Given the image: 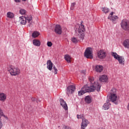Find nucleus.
<instances>
[{"instance_id":"f257e3e1","label":"nucleus","mask_w":129,"mask_h":129,"mask_svg":"<svg viewBox=\"0 0 129 129\" xmlns=\"http://www.w3.org/2000/svg\"><path fill=\"white\" fill-rule=\"evenodd\" d=\"M101 87V86L98 82H94L90 87H86V90L87 92H93L95 90H97L98 92H99V91H100Z\"/></svg>"},{"instance_id":"f03ea898","label":"nucleus","mask_w":129,"mask_h":129,"mask_svg":"<svg viewBox=\"0 0 129 129\" xmlns=\"http://www.w3.org/2000/svg\"><path fill=\"white\" fill-rule=\"evenodd\" d=\"M83 22H81V25H79L78 28H76V32L78 33V37L81 40H84V37L85 36V28L84 25H82Z\"/></svg>"},{"instance_id":"7ed1b4c3","label":"nucleus","mask_w":129,"mask_h":129,"mask_svg":"<svg viewBox=\"0 0 129 129\" xmlns=\"http://www.w3.org/2000/svg\"><path fill=\"white\" fill-rule=\"evenodd\" d=\"M111 56H112V57H114V59H115L116 60H118L119 64H120V65L124 66L125 60L124 57L123 56H120L117 54L116 52H111Z\"/></svg>"},{"instance_id":"20e7f679","label":"nucleus","mask_w":129,"mask_h":129,"mask_svg":"<svg viewBox=\"0 0 129 129\" xmlns=\"http://www.w3.org/2000/svg\"><path fill=\"white\" fill-rule=\"evenodd\" d=\"M8 70L12 76H17V75H19L20 73V71L19 68H15L12 66L10 67Z\"/></svg>"},{"instance_id":"39448f33","label":"nucleus","mask_w":129,"mask_h":129,"mask_svg":"<svg viewBox=\"0 0 129 129\" xmlns=\"http://www.w3.org/2000/svg\"><path fill=\"white\" fill-rule=\"evenodd\" d=\"M84 56L87 59H93V54H92V48L87 47L84 52Z\"/></svg>"},{"instance_id":"423d86ee","label":"nucleus","mask_w":129,"mask_h":129,"mask_svg":"<svg viewBox=\"0 0 129 129\" xmlns=\"http://www.w3.org/2000/svg\"><path fill=\"white\" fill-rule=\"evenodd\" d=\"M121 27L123 30L125 31L129 30V21L126 20H123L121 23Z\"/></svg>"},{"instance_id":"0eeeda50","label":"nucleus","mask_w":129,"mask_h":129,"mask_svg":"<svg viewBox=\"0 0 129 129\" xmlns=\"http://www.w3.org/2000/svg\"><path fill=\"white\" fill-rule=\"evenodd\" d=\"M97 55L99 59H104L107 54L106 52L104 51V50L102 49H101L98 51Z\"/></svg>"},{"instance_id":"6e6552de","label":"nucleus","mask_w":129,"mask_h":129,"mask_svg":"<svg viewBox=\"0 0 129 129\" xmlns=\"http://www.w3.org/2000/svg\"><path fill=\"white\" fill-rule=\"evenodd\" d=\"M76 89V88L74 85H70L68 86L67 89V93L68 96H69V94H72V93L75 91Z\"/></svg>"},{"instance_id":"1a4fd4ad","label":"nucleus","mask_w":129,"mask_h":129,"mask_svg":"<svg viewBox=\"0 0 129 129\" xmlns=\"http://www.w3.org/2000/svg\"><path fill=\"white\" fill-rule=\"evenodd\" d=\"M89 123L90 122L88 120L82 118V122L81 124V128L85 129V127H86V126H87Z\"/></svg>"},{"instance_id":"9d476101","label":"nucleus","mask_w":129,"mask_h":129,"mask_svg":"<svg viewBox=\"0 0 129 129\" xmlns=\"http://www.w3.org/2000/svg\"><path fill=\"white\" fill-rule=\"evenodd\" d=\"M109 99L111 101H112V102L115 103V104H117V102H116V99H117V95H116V94H110Z\"/></svg>"},{"instance_id":"9b49d317","label":"nucleus","mask_w":129,"mask_h":129,"mask_svg":"<svg viewBox=\"0 0 129 129\" xmlns=\"http://www.w3.org/2000/svg\"><path fill=\"white\" fill-rule=\"evenodd\" d=\"M54 32L57 35H61L62 34V28L59 25H56L54 28Z\"/></svg>"},{"instance_id":"f8f14e48","label":"nucleus","mask_w":129,"mask_h":129,"mask_svg":"<svg viewBox=\"0 0 129 129\" xmlns=\"http://www.w3.org/2000/svg\"><path fill=\"white\" fill-rule=\"evenodd\" d=\"M59 102L60 103V105L63 107L64 110H67L68 109V106H67V104L66 102L64 101V99L61 98L59 99Z\"/></svg>"},{"instance_id":"ddd939ff","label":"nucleus","mask_w":129,"mask_h":129,"mask_svg":"<svg viewBox=\"0 0 129 129\" xmlns=\"http://www.w3.org/2000/svg\"><path fill=\"white\" fill-rule=\"evenodd\" d=\"M53 63L51 61V60H48L47 61V68L49 70V71H52V69L54 66H53Z\"/></svg>"},{"instance_id":"4468645a","label":"nucleus","mask_w":129,"mask_h":129,"mask_svg":"<svg viewBox=\"0 0 129 129\" xmlns=\"http://www.w3.org/2000/svg\"><path fill=\"white\" fill-rule=\"evenodd\" d=\"M109 105H110L109 100L107 99L106 102L103 106V109L104 110H108V109H109Z\"/></svg>"},{"instance_id":"2eb2a0df","label":"nucleus","mask_w":129,"mask_h":129,"mask_svg":"<svg viewBox=\"0 0 129 129\" xmlns=\"http://www.w3.org/2000/svg\"><path fill=\"white\" fill-rule=\"evenodd\" d=\"M72 41L73 42V43H74L75 44H77L78 42L83 41V40L81 39L80 38H79V37H78V35L77 38H76V37H73L72 38Z\"/></svg>"},{"instance_id":"dca6fc26","label":"nucleus","mask_w":129,"mask_h":129,"mask_svg":"<svg viewBox=\"0 0 129 129\" xmlns=\"http://www.w3.org/2000/svg\"><path fill=\"white\" fill-rule=\"evenodd\" d=\"M99 79L101 82H106L108 78H107V76H106L105 75H103L99 78Z\"/></svg>"},{"instance_id":"f3484780","label":"nucleus","mask_w":129,"mask_h":129,"mask_svg":"<svg viewBox=\"0 0 129 129\" xmlns=\"http://www.w3.org/2000/svg\"><path fill=\"white\" fill-rule=\"evenodd\" d=\"M85 101L88 104H90L92 101V99L90 97V96H86L85 98Z\"/></svg>"},{"instance_id":"a211bd4d","label":"nucleus","mask_w":129,"mask_h":129,"mask_svg":"<svg viewBox=\"0 0 129 129\" xmlns=\"http://www.w3.org/2000/svg\"><path fill=\"white\" fill-rule=\"evenodd\" d=\"M7 99V95L4 93H0V101H5Z\"/></svg>"},{"instance_id":"6ab92c4d","label":"nucleus","mask_w":129,"mask_h":129,"mask_svg":"<svg viewBox=\"0 0 129 129\" xmlns=\"http://www.w3.org/2000/svg\"><path fill=\"white\" fill-rule=\"evenodd\" d=\"M86 86H84V87L82 88V89L80 91H79V95L81 96V95H83V94L87 93V92L86 91Z\"/></svg>"},{"instance_id":"aec40b11","label":"nucleus","mask_w":129,"mask_h":129,"mask_svg":"<svg viewBox=\"0 0 129 129\" xmlns=\"http://www.w3.org/2000/svg\"><path fill=\"white\" fill-rule=\"evenodd\" d=\"M102 70H103V67L102 66H96L95 67V71L96 72H102Z\"/></svg>"},{"instance_id":"412c9836","label":"nucleus","mask_w":129,"mask_h":129,"mask_svg":"<svg viewBox=\"0 0 129 129\" xmlns=\"http://www.w3.org/2000/svg\"><path fill=\"white\" fill-rule=\"evenodd\" d=\"M64 60H66L68 63H71V56L69 54H66L64 55Z\"/></svg>"},{"instance_id":"4be33fe9","label":"nucleus","mask_w":129,"mask_h":129,"mask_svg":"<svg viewBox=\"0 0 129 129\" xmlns=\"http://www.w3.org/2000/svg\"><path fill=\"white\" fill-rule=\"evenodd\" d=\"M20 22L21 25H26L27 24V21L25 19V17H20Z\"/></svg>"},{"instance_id":"5701e85b","label":"nucleus","mask_w":129,"mask_h":129,"mask_svg":"<svg viewBox=\"0 0 129 129\" xmlns=\"http://www.w3.org/2000/svg\"><path fill=\"white\" fill-rule=\"evenodd\" d=\"M33 45L36 46L37 47H40L41 45V42L39 40H33Z\"/></svg>"},{"instance_id":"b1692460","label":"nucleus","mask_w":129,"mask_h":129,"mask_svg":"<svg viewBox=\"0 0 129 129\" xmlns=\"http://www.w3.org/2000/svg\"><path fill=\"white\" fill-rule=\"evenodd\" d=\"M123 46L125 48H129V40L126 39L123 41Z\"/></svg>"},{"instance_id":"393cba45","label":"nucleus","mask_w":129,"mask_h":129,"mask_svg":"<svg viewBox=\"0 0 129 129\" xmlns=\"http://www.w3.org/2000/svg\"><path fill=\"white\" fill-rule=\"evenodd\" d=\"M25 20H26V22H28V23H29L30 25L32 24V16H27V17H24Z\"/></svg>"},{"instance_id":"a878e982","label":"nucleus","mask_w":129,"mask_h":129,"mask_svg":"<svg viewBox=\"0 0 129 129\" xmlns=\"http://www.w3.org/2000/svg\"><path fill=\"white\" fill-rule=\"evenodd\" d=\"M40 33L38 31H34L32 35L33 38H37L38 36H39Z\"/></svg>"},{"instance_id":"bb28decb","label":"nucleus","mask_w":129,"mask_h":129,"mask_svg":"<svg viewBox=\"0 0 129 129\" xmlns=\"http://www.w3.org/2000/svg\"><path fill=\"white\" fill-rule=\"evenodd\" d=\"M7 17L8 18H9L10 19H13L14 17H15V15L14 13L12 12H8L7 13Z\"/></svg>"},{"instance_id":"cd10ccee","label":"nucleus","mask_w":129,"mask_h":129,"mask_svg":"<svg viewBox=\"0 0 129 129\" xmlns=\"http://www.w3.org/2000/svg\"><path fill=\"white\" fill-rule=\"evenodd\" d=\"M102 12H104L105 14H107V13L109 12V9H108L107 8L104 7L102 9Z\"/></svg>"},{"instance_id":"c85d7f7f","label":"nucleus","mask_w":129,"mask_h":129,"mask_svg":"<svg viewBox=\"0 0 129 129\" xmlns=\"http://www.w3.org/2000/svg\"><path fill=\"white\" fill-rule=\"evenodd\" d=\"M117 19H118V17H117V16H111V21H112V22L116 21Z\"/></svg>"},{"instance_id":"c756f323","label":"nucleus","mask_w":129,"mask_h":129,"mask_svg":"<svg viewBox=\"0 0 129 129\" xmlns=\"http://www.w3.org/2000/svg\"><path fill=\"white\" fill-rule=\"evenodd\" d=\"M89 81H90V82H91V84H93L94 83H93V82L94 81V78L93 77H89Z\"/></svg>"},{"instance_id":"7c9ffc66","label":"nucleus","mask_w":129,"mask_h":129,"mask_svg":"<svg viewBox=\"0 0 129 129\" xmlns=\"http://www.w3.org/2000/svg\"><path fill=\"white\" fill-rule=\"evenodd\" d=\"M110 94H116V89L112 88L111 90Z\"/></svg>"},{"instance_id":"2f4dec72","label":"nucleus","mask_w":129,"mask_h":129,"mask_svg":"<svg viewBox=\"0 0 129 129\" xmlns=\"http://www.w3.org/2000/svg\"><path fill=\"white\" fill-rule=\"evenodd\" d=\"M20 14L21 15H25V14H26V10L24 9H20Z\"/></svg>"},{"instance_id":"473e14b6","label":"nucleus","mask_w":129,"mask_h":129,"mask_svg":"<svg viewBox=\"0 0 129 129\" xmlns=\"http://www.w3.org/2000/svg\"><path fill=\"white\" fill-rule=\"evenodd\" d=\"M53 69L54 70L53 72H54V74H57V73L58 72V70H57V68H56V67L55 66H53Z\"/></svg>"},{"instance_id":"72a5a7b5","label":"nucleus","mask_w":129,"mask_h":129,"mask_svg":"<svg viewBox=\"0 0 129 129\" xmlns=\"http://www.w3.org/2000/svg\"><path fill=\"white\" fill-rule=\"evenodd\" d=\"M76 5V3H72L71 7V10H74V7H75Z\"/></svg>"},{"instance_id":"f704fd0d","label":"nucleus","mask_w":129,"mask_h":129,"mask_svg":"<svg viewBox=\"0 0 129 129\" xmlns=\"http://www.w3.org/2000/svg\"><path fill=\"white\" fill-rule=\"evenodd\" d=\"M47 45L48 47H52V45H53V44L52 43V42L48 41Z\"/></svg>"},{"instance_id":"c9c22d12","label":"nucleus","mask_w":129,"mask_h":129,"mask_svg":"<svg viewBox=\"0 0 129 129\" xmlns=\"http://www.w3.org/2000/svg\"><path fill=\"white\" fill-rule=\"evenodd\" d=\"M77 118H78V119H79V118H82V117H83V115H79V114H78L77 115Z\"/></svg>"},{"instance_id":"e433bc0d","label":"nucleus","mask_w":129,"mask_h":129,"mask_svg":"<svg viewBox=\"0 0 129 129\" xmlns=\"http://www.w3.org/2000/svg\"><path fill=\"white\" fill-rule=\"evenodd\" d=\"M31 100L33 102H35V101H37V99H36V98H32Z\"/></svg>"},{"instance_id":"4c0bfd02","label":"nucleus","mask_w":129,"mask_h":129,"mask_svg":"<svg viewBox=\"0 0 129 129\" xmlns=\"http://www.w3.org/2000/svg\"><path fill=\"white\" fill-rule=\"evenodd\" d=\"M86 71L85 70L81 71V73L82 74H84V75H85Z\"/></svg>"},{"instance_id":"58836bf2","label":"nucleus","mask_w":129,"mask_h":129,"mask_svg":"<svg viewBox=\"0 0 129 129\" xmlns=\"http://www.w3.org/2000/svg\"><path fill=\"white\" fill-rule=\"evenodd\" d=\"M62 129H72L70 127L65 126L62 128Z\"/></svg>"},{"instance_id":"ea45409f","label":"nucleus","mask_w":129,"mask_h":129,"mask_svg":"<svg viewBox=\"0 0 129 129\" xmlns=\"http://www.w3.org/2000/svg\"><path fill=\"white\" fill-rule=\"evenodd\" d=\"M15 3H21V0H15Z\"/></svg>"},{"instance_id":"a19ab883","label":"nucleus","mask_w":129,"mask_h":129,"mask_svg":"<svg viewBox=\"0 0 129 129\" xmlns=\"http://www.w3.org/2000/svg\"><path fill=\"white\" fill-rule=\"evenodd\" d=\"M110 15L111 16V17H112V16L113 15V12H111V13L110 14Z\"/></svg>"},{"instance_id":"79ce46f5","label":"nucleus","mask_w":129,"mask_h":129,"mask_svg":"<svg viewBox=\"0 0 129 129\" xmlns=\"http://www.w3.org/2000/svg\"><path fill=\"white\" fill-rule=\"evenodd\" d=\"M108 20H111V16H108Z\"/></svg>"},{"instance_id":"37998d69","label":"nucleus","mask_w":129,"mask_h":129,"mask_svg":"<svg viewBox=\"0 0 129 129\" xmlns=\"http://www.w3.org/2000/svg\"><path fill=\"white\" fill-rule=\"evenodd\" d=\"M22 2H26V1H27V0H22Z\"/></svg>"},{"instance_id":"c03bdc74","label":"nucleus","mask_w":129,"mask_h":129,"mask_svg":"<svg viewBox=\"0 0 129 129\" xmlns=\"http://www.w3.org/2000/svg\"><path fill=\"white\" fill-rule=\"evenodd\" d=\"M28 26L30 27V24H29V25H28Z\"/></svg>"},{"instance_id":"a18cd8bd","label":"nucleus","mask_w":129,"mask_h":129,"mask_svg":"<svg viewBox=\"0 0 129 129\" xmlns=\"http://www.w3.org/2000/svg\"><path fill=\"white\" fill-rule=\"evenodd\" d=\"M101 129H104V128H101Z\"/></svg>"}]
</instances>
